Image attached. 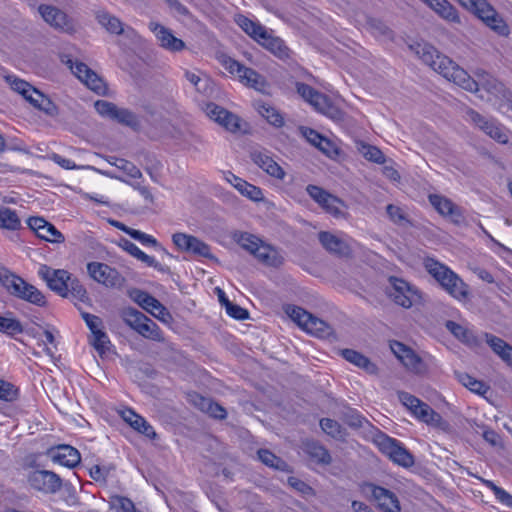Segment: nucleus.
Instances as JSON below:
<instances>
[{
    "mask_svg": "<svg viewBox=\"0 0 512 512\" xmlns=\"http://www.w3.org/2000/svg\"><path fill=\"white\" fill-rule=\"evenodd\" d=\"M108 162L111 165L115 166L122 173L120 175H114V174L107 173V172L104 173L105 175H107L111 178L121 180V181H126L124 178L125 176L130 179H138L142 176L141 171L133 163H131L125 159L110 157L108 159Z\"/></svg>",
    "mask_w": 512,
    "mask_h": 512,
    "instance_id": "32",
    "label": "nucleus"
},
{
    "mask_svg": "<svg viewBox=\"0 0 512 512\" xmlns=\"http://www.w3.org/2000/svg\"><path fill=\"white\" fill-rule=\"evenodd\" d=\"M185 78L189 81L199 92L205 93L210 85L209 77L201 71H186Z\"/></svg>",
    "mask_w": 512,
    "mask_h": 512,
    "instance_id": "48",
    "label": "nucleus"
},
{
    "mask_svg": "<svg viewBox=\"0 0 512 512\" xmlns=\"http://www.w3.org/2000/svg\"><path fill=\"white\" fill-rule=\"evenodd\" d=\"M113 119L131 127H136L139 124L137 117L127 109L117 108Z\"/></svg>",
    "mask_w": 512,
    "mask_h": 512,
    "instance_id": "58",
    "label": "nucleus"
},
{
    "mask_svg": "<svg viewBox=\"0 0 512 512\" xmlns=\"http://www.w3.org/2000/svg\"><path fill=\"white\" fill-rule=\"evenodd\" d=\"M374 443L395 464L403 467H410L414 464L413 456L396 439L384 433H378L375 435Z\"/></svg>",
    "mask_w": 512,
    "mask_h": 512,
    "instance_id": "12",
    "label": "nucleus"
},
{
    "mask_svg": "<svg viewBox=\"0 0 512 512\" xmlns=\"http://www.w3.org/2000/svg\"><path fill=\"white\" fill-rule=\"evenodd\" d=\"M300 132L302 136L313 146L318 148L323 154L331 159H335L339 155V149L337 145L330 139L322 136L317 131L308 128L301 127Z\"/></svg>",
    "mask_w": 512,
    "mask_h": 512,
    "instance_id": "28",
    "label": "nucleus"
},
{
    "mask_svg": "<svg viewBox=\"0 0 512 512\" xmlns=\"http://www.w3.org/2000/svg\"><path fill=\"white\" fill-rule=\"evenodd\" d=\"M457 377H458L459 382H460L463 386H465V387H466V388H468L470 391H472V392H474V393H476V394L483 395V394H485V393L488 391V389H489V387H488L485 383H483V382H481V381H479V380H477V379L473 378V377H472V376H470L469 374H466V373H459V374L457 375Z\"/></svg>",
    "mask_w": 512,
    "mask_h": 512,
    "instance_id": "45",
    "label": "nucleus"
},
{
    "mask_svg": "<svg viewBox=\"0 0 512 512\" xmlns=\"http://www.w3.org/2000/svg\"><path fill=\"white\" fill-rule=\"evenodd\" d=\"M393 354L410 371L421 373L425 367L421 358L408 346L401 342L393 341L390 344Z\"/></svg>",
    "mask_w": 512,
    "mask_h": 512,
    "instance_id": "25",
    "label": "nucleus"
},
{
    "mask_svg": "<svg viewBox=\"0 0 512 512\" xmlns=\"http://www.w3.org/2000/svg\"><path fill=\"white\" fill-rule=\"evenodd\" d=\"M296 90L317 112L336 122L343 120V112L335 106L327 96L314 90L309 85L300 82L296 83Z\"/></svg>",
    "mask_w": 512,
    "mask_h": 512,
    "instance_id": "11",
    "label": "nucleus"
},
{
    "mask_svg": "<svg viewBox=\"0 0 512 512\" xmlns=\"http://www.w3.org/2000/svg\"><path fill=\"white\" fill-rule=\"evenodd\" d=\"M284 311L305 332L319 338H327L332 335V328L328 323L303 308L295 305H286Z\"/></svg>",
    "mask_w": 512,
    "mask_h": 512,
    "instance_id": "8",
    "label": "nucleus"
},
{
    "mask_svg": "<svg viewBox=\"0 0 512 512\" xmlns=\"http://www.w3.org/2000/svg\"><path fill=\"white\" fill-rule=\"evenodd\" d=\"M72 73L92 91L105 95L107 86L104 81L86 64L68 59L65 61Z\"/></svg>",
    "mask_w": 512,
    "mask_h": 512,
    "instance_id": "19",
    "label": "nucleus"
},
{
    "mask_svg": "<svg viewBox=\"0 0 512 512\" xmlns=\"http://www.w3.org/2000/svg\"><path fill=\"white\" fill-rule=\"evenodd\" d=\"M357 151L367 160L375 163H384L385 156L380 149L364 142H357Z\"/></svg>",
    "mask_w": 512,
    "mask_h": 512,
    "instance_id": "42",
    "label": "nucleus"
},
{
    "mask_svg": "<svg viewBox=\"0 0 512 512\" xmlns=\"http://www.w3.org/2000/svg\"><path fill=\"white\" fill-rule=\"evenodd\" d=\"M91 343L94 348L101 354L108 351L110 347L109 337L103 331V328L101 330L95 331V333L91 335Z\"/></svg>",
    "mask_w": 512,
    "mask_h": 512,
    "instance_id": "52",
    "label": "nucleus"
},
{
    "mask_svg": "<svg viewBox=\"0 0 512 512\" xmlns=\"http://www.w3.org/2000/svg\"><path fill=\"white\" fill-rule=\"evenodd\" d=\"M236 242L252 254L259 262L269 267H279L283 264L284 257L274 247L264 243L257 236L249 233L235 235Z\"/></svg>",
    "mask_w": 512,
    "mask_h": 512,
    "instance_id": "6",
    "label": "nucleus"
},
{
    "mask_svg": "<svg viewBox=\"0 0 512 512\" xmlns=\"http://www.w3.org/2000/svg\"><path fill=\"white\" fill-rule=\"evenodd\" d=\"M429 202L435 208V210L444 217H448L452 222L459 224L463 221V214L457 205H455L450 199L438 195H429Z\"/></svg>",
    "mask_w": 512,
    "mask_h": 512,
    "instance_id": "30",
    "label": "nucleus"
},
{
    "mask_svg": "<svg viewBox=\"0 0 512 512\" xmlns=\"http://www.w3.org/2000/svg\"><path fill=\"white\" fill-rule=\"evenodd\" d=\"M216 59L231 76L236 78L244 86L261 93L267 92L269 88L267 80L254 69L242 65L225 53H218Z\"/></svg>",
    "mask_w": 512,
    "mask_h": 512,
    "instance_id": "5",
    "label": "nucleus"
},
{
    "mask_svg": "<svg viewBox=\"0 0 512 512\" xmlns=\"http://www.w3.org/2000/svg\"><path fill=\"white\" fill-rule=\"evenodd\" d=\"M149 30L154 34L159 46L171 53H178L186 49V44L177 38L171 29L156 21H150Z\"/></svg>",
    "mask_w": 512,
    "mask_h": 512,
    "instance_id": "21",
    "label": "nucleus"
},
{
    "mask_svg": "<svg viewBox=\"0 0 512 512\" xmlns=\"http://www.w3.org/2000/svg\"><path fill=\"white\" fill-rule=\"evenodd\" d=\"M45 339L42 340V343H39L40 346L43 347V352L50 358H55V350H56V341L54 333L51 330H45L43 333Z\"/></svg>",
    "mask_w": 512,
    "mask_h": 512,
    "instance_id": "55",
    "label": "nucleus"
},
{
    "mask_svg": "<svg viewBox=\"0 0 512 512\" xmlns=\"http://www.w3.org/2000/svg\"><path fill=\"white\" fill-rule=\"evenodd\" d=\"M225 310L230 317L235 318L237 320H245L249 316L247 310L232 302L226 303Z\"/></svg>",
    "mask_w": 512,
    "mask_h": 512,
    "instance_id": "61",
    "label": "nucleus"
},
{
    "mask_svg": "<svg viewBox=\"0 0 512 512\" xmlns=\"http://www.w3.org/2000/svg\"><path fill=\"white\" fill-rule=\"evenodd\" d=\"M253 162L271 177L283 180L285 171L265 152H254L251 155Z\"/></svg>",
    "mask_w": 512,
    "mask_h": 512,
    "instance_id": "31",
    "label": "nucleus"
},
{
    "mask_svg": "<svg viewBox=\"0 0 512 512\" xmlns=\"http://www.w3.org/2000/svg\"><path fill=\"white\" fill-rule=\"evenodd\" d=\"M459 3L472 11L489 28L501 36L510 33L508 25L486 0H458Z\"/></svg>",
    "mask_w": 512,
    "mask_h": 512,
    "instance_id": "9",
    "label": "nucleus"
},
{
    "mask_svg": "<svg viewBox=\"0 0 512 512\" xmlns=\"http://www.w3.org/2000/svg\"><path fill=\"white\" fill-rule=\"evenodd\" d=\"M258 457L262 463L269 467H273L280 470H284L286 467L284 461H282L280 458H278L276 455H274L268 450H259Z\"/></svg>",
    "mask_w": 512,
    "mask_h": 512,
    "instance_id": "53",
    "label": "nucleus"
},
{
    "mask_svg": "<svg viewBox=\"0 0 512 512\" xmlns=\"http://www.w3.org/2000/svg\"><path fill=\"white\" fill-rule=\"evenodd\" d=\"M341 355L345 360L365 370L367 373L376 374L378 372L377 366L372 361L355 350L344 349L342 350Z\"/></svg>",
    "mask_w": 512,
    "mask_h": 512,
    "instance_id": "35",
    "label": "nucleus"
},
{
    "mask_svg": "<svg viewBox=\"0 0 512 512\" xmlns=\"http://www.w3.org/2000/svg\"><path fill=\"white\" fill-rule=\"evenodd\" d=\"M486 486L490 488L496 499L503 505L512 508V495L501 487L495 485L492 481H486Z\"/></svg>",
    "mask_w": 512,
    "mask_h": 512,
    "instance_id": "54",
    "label": "nucleus"
},
{
    "mask_svg": "<svg viewBox=\"0 0 512 512\" xmlns=\"http://www.w3.org/2000/svg\"><path fill=\"white\" fill-rule=\"evenodd\" d=\"M31 488L44 493H55L61 488L60 477L52 471L34 470L28 475Z\"/></svg>",
    "mask_w": 512,
    "mask_h": 512,
    "instance_id": "24",
    "label": "nucleus"
},
{
    "mask_svg": "<svg viewBox=\"0 0 512 512\" xmlns=\"http://www.w3.org/2000/svg\"><path fill=\"white\" fill-rule=\"evenodd\" d=\"M16 397L13 385L0 379V400L12 401Z\"/></svg>",
    "mask_w": 512,
    "mask_h": 512,
    "instance_id": "63",
    "label": "nucleus"
},
{
    "mask_svg": "<svg viewBox=\"0 0 512 512\" xmlns=\"http://www.w3.org/2000/svg\"><path fill=\"white\" fill-rule=\"evenodd\" d=\"M82 317L91 331V335L95 333L97 330H101L103 328L102 320L93 314L82 313Z\"/></svg>",
    "mask_w": 512,
    "mask_h": 512,
    "instance_id": "64",
    "label": "nucleus"
},
{
    "mask_svg": "<svg viewBox=\"0 0 512 512\" xmlns=\"http://www.w3.org/2000/svg\"><path fill=\"white\" fill-rule=\"evenodd\" d=\"M190 401L198 407L201 411L215 417L222 419L226 416V412L223 407L213 402L209 398H205L198 394L189 395Z\"/></svg>",
    "mask_w": 512,
    "mask_h": 512,
    "instance_id": "34",
    "label": "nucleus"
},
{
    "mask_svg": "<svg viewBox=\"0 0 512 512\" xmlns=\"http://www.w3.org/2000/svg\"><path fill=\"white\" fill-rule=\"evenodd\" d=\"M96 19L98 23L110 34L120 35L124 32V24L121 20L107 11H98Z\"/></svg>",
    "mask_w": 512,
    "mask_h": 512,
    "instance_id": "36",
    "label": "nucleus"
},
{
    "mask_svg": "<svg viewBox=\"0 0 512 512\" xmlns=\"http://www.w3.org/2000/svg\"><path fill=\"white\" fill-rule=\"evenodd\" d=\"M465 119L479 128L493 140L501 144L508 143V131L497 121L493 119H487L472 109L467 110Z\"/></svg>",
    "mask_w": 512,
    "mask_h": 512,
    "instance_id": "15",
    "label": "nucleus"
},
{
    "mask_svg": "<svg viewBox=\"0 0 512 512\" xmlns=\"http://www.w3.org/2000/svg\"><path fill=\"white\" fill-rule=\"evenodd\" d=\"M137 333L153 341L160 342L164 340L162 331L160 330L158 325L148 317L146 318V321H144V323L141 325V327L137 330Z\"/></svg>",
    "mask_w": 512,
    "mask_h": 512,
    "instance_id": "44",
    "label": "nucleus"
},
{
    "mask_svg": "<svg viewBox=\"0 0 512 512\" xmlns=\"http://www.w3.org/2000/svg\"><path fill=\"white\" fill-rule=\"evenodd\" d=\"M172 241L183 252L192 253L204 258H213L209 245L193 235L181 232L175 233L172 236Z\"/></svg>",
    "mask_w": 512,
    "mask_h": 512,
    "instance_id": "23",
    "label": "nucleus"
},
{
    "mask_svg": "<svg viewBox=\"0 0 512 512\" xmlns=\"http://www.w3.org/2000/svg\"><path fill=\"white\" fill-rule=\"evenodd\" d=\"M38 275L47 283L48 287L61 296H66L69 288L81 301L88 299L86 289L76 280L71 279L68 271L63 269H52L47 265H41Z\"/></svg>",
    "mask_w": 512,
    "mask_h": 512,
    "instance_id": "4",
    "label": "nucleus"
},
{
    "mask_svg": "<svg viewBox=\"0 0 512 512\" xmlns=\"http://www.w3.org/2000/svg\"><path fill=\"white\" fill-rule=\"evenodd\" d=\"M23 331L21 323L10 314L0 315V332L15 335Z\"/></svg>",
    "mask_w": 512,
    "mask_h": 512,
    "instance_id": "49",
    "label": "nucleus"
},
{
    "mask_svg": "<svg viewBox=\"0 0 512 512\" xmlns=\"http://www.w3.org/2000/svg\"><path fill=\"white\" fill-rule=\"evenodd\" d=\"M424 267L451 297L459 302L469 299V286L449 267L433 258L424 261Z\"/></svg>",
    "mask_w": 512,
    "mask_h": 512,
    "instance_id": "2",
    "label": "nucleus"
},
{
    "mask_svg": "<svg viewBox=\"0 0 512 512\" xmlns=\"http://www.w3.org/2000/svg\"><path fill=\"white\" fill-rule=\"evenodd\" d=\"M305 451L317 463L329 464L331 461V457H330L328 451L323 446H321L317 443H314V442L306 443Z\"/></svg>",
    "mask_w": 512,
    "mask_h": 512,
    "instance_id": "43",
    "label": "nucleus"
},
{
    "mask_svg": "<svg viewBox=\"0 0 512 512\" xmlns=\"http://www.w3.org/2000/svg\"><path fill=\"white\" fill-rule=\"evenodd\" d=\"M144 310L165 324H169L172 320L169 311L154 297Z\"/></svg>",
    "mask_w": 512,
    "mask_h": 512,
    "instance_id": "46",
    "label": "nucleus"
},
{
    "mask_svg": "<svg viewBox=\"0 0 512 512\" xmlns=\"http://www.w3.org/2000/svg\"><path fill=\"white\" fill-rule=\"evenodd\" d=\"M121 318L125 324L137 332L144 321H146L147 316L134 308H125L121 312Z\"/></svg>",
    "mask_w": 512,
    "mask_h": 512,
    "instance_id": "41",
    "label": "nucleus"
},
{
    "mask_svg": "<svg viewBox=\"0 0 512 512\" xmlns=\"http://www.w3.org/2000/svg\"><path fill=\"white\" fill-rule=\"evenodd\" d=\"M54 163L66 170H96L89 165H76L72 160L65 158L57 153H53L49 157Z\"/></svg>",
    "mask_w": 512,
    "mask_h": 512,
    "instance_id": "51",
    "label": "nucleus"
},
{
    "mask_svg": "<svg viewBox=\"0 0 512 512\" xmlns=\"http://www.w3.org/2000/svg\"><path fill=\"white\" fill-rule=\"evenodd\" d=\"M236 23L246 34L278 58L289 56V49L283 40L259 22L253 21L244 15H239L236 18Z\"/></svg>",
    "mask_w": 512,
    "mask_h": 512,
    "instance_id": "3",
    "label": "nucleus"
},
{
    "mask_svg": "<svg viewBox=\"0 0 512 512\" xmlns=\"http://www.w3.org/2000/svg\"><path fill=\"white\" fill-rule=\"evenodd\" d=\"M223 178L226 182H228L231 186H233L243 197L253 201V202H261L264 201L263 191L245 181L244 179L236 176L230 171L223 172Z\"/></svg>",
    "mask_w": 512,
    "mask_h": 512,
    "instance_id": "27",
    "label": "nucleus"
},
{
    "mask_svg": "<svg viewBox=\"0 0 512 512\" xmlns=\"http://www.w3.org/2000/svg\"><path fill=\"white\" fill-rule=\"evenodd\" d=\"M89 276L96 282L110 288H119L124 284V277L109 265L101 262L87 264Z\"/></svg>",
    "mask_w": 512,
    "mask_h": 512,
    "instance_id": "16",
    "label": "nucleus"
},
{
    "mask_svg": "<svg viewBox=\"0 0 512 512\" xmlns=\"http://www.w3.org/2000/svg\"><path fill=\"white\" fill-rule=\"evenodd\" d=\"M204 111L211 120L231 133H237L243 130V121L236 114L229 112L221 106L208 103Z\"/></svg>",
    "mask_w": 512,
    "mask_h": 512,
    "instance_id": "20",
    "label": "nucleus"
},
{
    "mask_svg": "<svg viewBox=\"0 0 512 512\" xmlns=\"http://www.w3.org/2000/svg\"><path fill=\"white\" fill-rule=\"evenodd\" d=\"M397 396L402 405L419 421L432 427L446 428L447 424L443 421L440 414L434 411L428 404L404 391H399Z\"/></svg>",
    "mask_w": 512,
    "mask_h": 512,
    "instance_id": "10",
    "label": "nucleus"
},
{
    "mask_svg": "<svg viewBox=\"0 0 512 512\" xmlns=\"http://www.w3.org/2000/svg\"><path fill=\"white\" fill-rule=\"evenodd\" d=\"M255 108L271 125L275 127H282L284 125L282 114L272 105L265 102H256Z\"/></svg>",
    "mask_w": 512,
    "mask_h": 512,
    "instance_id": "38",
    "label": "nucleus"
},
{
    "mask_svg": "<svg viewBox=\"0 0 512 512\" xmlns=\"http://www.w3.org/2000/svg\"><path fill=\"white\" fill-rule=\"evenodd\" d=\"M321 429L333 438L341 439L344 437L345 432L341 425L330 418H324L320 421Z\"/></svg>",
    "mask_w": 512,
    "mask_h": 512,
    "instance_id": "50",
    "label": "nucleus"
},
{
    "mask_svg": "<svg viewBox=\"0 0 512 512\" xmlns=\"http://www.w3.org/2000/svg\"><path fill=\"white\" fill-rule=\"evenodd\" d=\"M362 491L366 496H370L383 512L401 511L399 499L392 491L374 484H365Z\"/></svg>",
    "mask_w": 512,
    "mask_h": 512,
    "instance_id": "18",
    "label": "nucleus"
},
{
    "mask_svg": "<svg viewBox=\"0 0 512 512\" xmlns=\"http://www.w3.org/2000/svg\"><path fill=\"white\" fill-rule=\"evenodd\" d=\"M124 249L133 257L145 263L149 267L160 269L159 262L152 256L143 252L136 244L126 241Z\"/></svg>",
    "mask_w": 512,
    "mask_h": 512,
    "instance_id": "40",
    "label": "nucleus"
},
{
    "mask_svg": "<svg viewBox=\"0 0 512 512\" xmlns=\"http://www.w3.org/2000/svg\"><path fill=\"white\" fill-rule=\"evenodd\" d=\"M20 227L21 220L18 217L16 211L4 206H0V228L15 231L20 229Z\"/></svg>",
    "mask_w": 512,
    "mask_h": 512,
    "instance_id": "39",
    "label": "nucleus"
},
{
    "mask_svg": "<svg viewBox=\"0 0 512 512\" xmlns=\"http://www.w3.org/2000/svg\"><path fill=\"white\" fill-rule=\"evenodd\" d=\"M94 106H95L96 111L100 115L109 117L112 119L114 118V115H115L116 109H117V107L114 104L104 101V100H98L95 102Z\"/></svg>",
    "mask_w": 512,
    "mask_h": 512,
    "instance_id": "60",
    "label": "nucleus"
},
{
    "mask_svg": "<svg viewBox=\"0 0 512 512\" xmlns=\"http://www.w3.org/2000/svg\"><path fill=\"white\" fill-rule=\"evenodd\" d=\"M386 212L389 219L397 225H404L407 222L406 215L403 209L399 206L389 204L386 207Z\"/></svg>",
    "mask_w": 512,
    "mask_h": 512,
    "instance_id": "57",
    "label": "nucleus"
},
{
    "mask_svg": "<svg viewBox=\"0 0 512 512\" xmlns=\"http://www.w3.org/2000/svg\"><path fill=\"white\" fill-rule=\"evenodd\" d=\"M41 18L52 28L65 32H75L73 20L61 9L56 6L41 4L38 7Z\"/></svg>",
    "mask_w": 512,
    "mask_h": 512,
    "instance_id": "17",
    "label": "nucleus"
},
{
    "mask_svg": "<svg viewBox=\"0 0 512 512\" xmlns=\"http://www.w3.org/2000/svg\"><path fill=\"white\" fill-rule=\"evenodd\" d=\"M130 297L143 309L147 308V305H149V303L153 299V296L138 289L132 290L130 292Z\"/></svg>",
    "mask_w": 512,
    "mask_h": 512,
    "instance_id": "62",
    "label": "nucleus"
},
{
    "mask_svg": "<svg viewBox=\"0 0 512 512\" xmlns=\"http://www.w3.org/2000/svg\"><path fill=\"white\" fill-rule=\"evenodd\" d=\"M131 427L151 439L156 437L153 427L140 415L133 421Z\"/></svg>",
    "mask_w": 512,
    "mask_h": 512,
    "instance_id": "56",
    "label": "nucleus"
},
{
    "mask_svg": "<svg viewBox=\"0 0 512 512\" xmlns=\"http://www.w3.org/2000/svg\"><path fill=\"white\" fill-rule=\"evenodd\" d=\"M27 225L39 238L47 242L63 243L65 241L64 235L53 224L42 217L28 218Z\"/></svg>",
    "mask_w": 512,
    "mask_h": 512,
    "instance_id": "26",
    "label": "nucleus"
},
{
    "mask_svg": "<svg viewBox=\"0 0 512 512\" xmlns=\"http://www.w3.org/2000/svg\"><path fill=\"white\" fill-rule=\"evenodd\" d=\"M487 344L492 350L505 362L512 365V347L508 345L502 339L486 334L485 336Z\"/></svg>",
    "mask_w": 512,
    "mask_h": 512,
    "instance_id": "37",
    "label": "nucleus"
},
{
    "mask_svg": "<svg viewBox=\"0 0 512 512\" xmlns=\"http://www.w3.org/2000/svg\"><path fill=\"white\" fill-rule=\"evenodd\" d=\"M4 285L12 295L20 299L38 306H43L46 303L44 295L36 287L17 275L6 276Z\"/></svg>",
    "mask_w": 512,
    "mask_h": 512,
    "instance_id": "13",
    "label": "nucleus"
},
{
    "mask_svg": "<svg viewBox=\"0 0 512 512\" xmlns=\"http://www.w3.org/2000/svg\"><path fill=\"white\" fill-rule=\"evenodd\" d=\"M446 328L462 342L471 343L474 341L473 333L463 324L454 321H447Z\"/></svg>",
    "mask_w": 512,
    "mask_h": 512,
    "instance_id": "47",
    "label": "nucleus"
},
{
    "mask_svg": "<svg viewBox=\"0 0 512 512\" xmlns=\"http://www.w3.org/2000/svg\"><path fill=\"white\" fill-rule=\"evenodd\" d=\"M6 80L11 89L20 94L35 109L49 116H56L58 114V108L51 99L28 82L15 76H7Z\"/></svg>",
    "mask_w": 512,
    "mask_h": 512,
    "instance_id": "7",
    "label": "nucleus"
},
{
    "mask_svg": "<svg viewBox=\"0 0 512 512\" xmlns=\"http://www.w3.org/2000/svg\"><path fill=\"white\" fill-rule=\"evenodd\" d=\"M319 241L323 247L330 252L346 254L349 251L348 242L345 239L330 232H320Z\"/></svg>",
    "mask_w": 512,
    "mask_h": 512,
    "instance_id": "33",
    "label": "nucleus"
},
{
    "mask_svg": "<svg viewBox=\"0 0 512 512\" xmlns=\"http://www.w3.org/2000/svg\"><path fill=\"white\" fill-rule=\"evenodd\" d=\"M389 282V295L397 305L407 309L421 302V293L415 286L397 277H390Z\"/></svg>",
    "mask_w": 512,
    "mask_h": 512,
    "instance_id": "14",
    "label": "nucleus"
},
{
    "mask_svg": "<svg viewBox=\"0 0 512 512\" xmlns=\"http://www.w3.org/2000/svg\"><path fill=\"white\" fill-rule=\"evenodd\" d=\"M47 455L54 463L68 468H74L81 460L79 451L70 445L52 447L48 450Z\"/></svg>",
    "mask_w": 512,
    "mask_h": 512,
    "instance_id": "29",
    "label": "nucleus"
},
{
    "mask_svg": "<svg viewBox=\"0 0 512 512\" xmlns=\"http://www.w3.org/2000/svg\"><path fill=\"white\" fill-rule=\"evenodd\" d=\"M112 506L116 512H133L135 510L133 502L122 496L114 497L112 499Z\"/></svg>",
    "mask_w": 512,
    "mask_h": 512,
    "instance_id": "59",
    "label": "nucleus"
},
{
    "mask_svg": "<svg viewBox=\"0 0 512 512\" xmlns=\"http://www.w3.org/2000/svg\"><path fill=\"white\" fill-rule=\"evenodd\" d=\"M415 53L434 71L464 90L478 91V84L468 73L445 55L440 54L432 45L423 43L415 46Z\"/></svg>",
    "mask_w": 512,
    "mask_h": 512,
    "instance_id": "1",
    "label": "nucleus"
},
{
    "mask_svg": "<svg viewBox=\"0 0 512 512\" xmlns=\"http://www.w3.org/2000/svg\"><path fill=\"white\" fill-rule=\"evenodd\" d=\"M306 191L315 202L334 217L339 218L345 215V205L339 198L315 185H308Z\"/></svg>",
    "mask_w": 512,
    "mask_h": 512,
    "instance_id": "22",
    "label": "nucleus"
}]
</instances>
